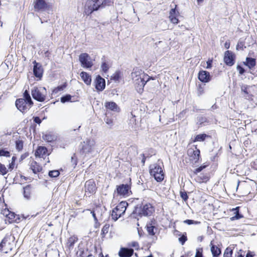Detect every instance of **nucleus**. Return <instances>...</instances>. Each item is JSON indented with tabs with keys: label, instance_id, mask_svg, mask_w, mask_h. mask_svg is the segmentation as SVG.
<instances>
[{
	"label": "nucleus",
	"instance_id": "f257e3e1",
	"mask_svg": "<svg viewBox=\"0 0 257 257\" xmlns=\"http://www.w3.org/2000/svg\"><path fill=\"white\" fill-rule=\"evenodd\" d=\"M113 0H87L84 6V13L89 16L93 12L111 5Z\"/></svg>",
	"mask_w": 257,
	"mask_h": 257
},
{
	"label": "nucleus",
	"instance_id": "f03ea898",
	"mask_svg": "<svg viewBox=\"0 0 257 257\" xmlns=\"http://www.w3.org/2000/svg\"><path fill=\"white\" fill-rule=\"evenodd\" d=\"M155 212V207L150 203H142L139 207L136 206L132 213L131 217L134 218H138L139 216H150Z\"/></svg>",
	"mask_w": 257,
	"mask_h": 257
},
{
	"label": "nucleus",
	"instance_id": "7ed1b4c3",
	"mask_svg": "<svg viewBox=\"0 0 257 257\" xmlns=\"http://www.w3.org/2000/svg\"><path fill=\"white\" fill-rule=\"evenodd\" d=\"M150 173L158 182L162 181L164 179L163 169L159 164H154L150 166Z\"/></svg>",
	"mask_w": 257,
	"mask_h": 257
},
{
	"label": "nucleus",
	"instance_id": "20e7f679",
	"mask_svg": "<svg viewBox=\"0 0 257 257\" xmlns=\"http://www.w3.org/2000/svg\"><path fill=\"white\" fill-rule=\"evenodd\" d=\"M95 144V141L91 139H87L81 143L79 145L80 154L85 156L86 154L92 153L94 151Z\"/></svg>",
	"mask_w": 257,
	"mask_h": 257
},
{
	"label": "nucleus",
	"instance_id": "39448f33",
	"mask_svg": "<svg viewBox=\"0 0 257 257\" xmlns=\"http://www.w3.org/2000/svg\"><path fill=\"white\" fill-rule=\"evenodd\" d=\"M33 98L39 102H44L47 96V90L44 87H34L31 90Z\"/></svg>",
	"mask_w": 257,
	"mask_h": 257
},
{
	"label": "nucleus",
	"instance_id": "423d86ee",
	"mask_svg": "<svg viewBox=\"0 0 257 257\" xmlns=\"http://www.w3.org/2000/svg\"><path fill=\"white\" fill-rule=\"evenodd\" d=\"M16 106L17 108L22 112H27L33 106V102L27 101L23 99H17L16 101Z\"/></svg>",
	"mask_w": 257,
	"mask_h": 257
},
{
	"label": "nucleus",
	"instance_id": "0eeeda50",
	"mask_svg": "<svg viewBox=\"0 0 257 257\" xmlns=\"http://www.w3.org/2000/svg\"><path fill=\"white\" fill-rule=\"evenodd\" d=\"M79 60L83 67L89 68L93 66L91 59L87 53H81L79 56Z\"/></svg>",
	"mask_w": 257,
	"mask_h": 257
},
{
	"label": "nucleus",
	"instance_id": "6e6552de",
	"mask_svg": "<svg viewBox=\"0 0 257 257\" xmlns=\"http://www.w3.org/2000/svg\"><path fill=\"white\" fill-rule=\"evenodd\" d=\"M130 184H120L116 186V192L119 195L128 196L132 194Z\"/></svg>",
	"mask_w": 257,
	"mask_h": 257
},
{
	"label": "nucleus",
	"instance_id": "1a4fd4ad",
	"mask_svg": "<svg viewBox=\"0 0 257 257\" xmlns=\"http://www.w3.org/2000/svg\"><path fill=\"white\" fill-rule=\"evenodd\" d=\"M235 55L230 51L227 50L224 53L223 58L224 62L229 66H231L234 64Z\"/></svg>",
	"mask_w": 257,
	"mask_h": 257
},
{
	"label": "nucleus",
	"instance_id": "9d476101",
	"mask_svg": "<svg viewBox=\"0 0 257 257\" xmlns=\"http://www.w3.org/2000/svg\"><path fill=\"white\" fill-rule=\"evenodd\" d=\"M136 77H138L136 80V88L139 92H142L143 90L144 87L146 85L147 81L149 80L151 78H148L147 80H145V78L142 77L141 76L136 75Z\"/></svg>",
	"mask_w": 257,
	"mask_h": 257
},
{
	"label": "nucleus",
	"instance_id": "9b49d317",
	"mask_svg": "<svg viewBox=\"0 0 257 257\" xmlns=\"http://www.w3.org/2000/svg\"><path fill=\"white\" fill-rule=\"evenodd\" d=\"M84 187L85 192L88 195L95 193L97 189L94 181L91 179L85 182Z\"/></svg>",
	"mask_w": 257,
	"mask_h": 257
},
{
	"label": "nucleus",
	"instance_id": "f8f14e48",
	"mask_svg": "<svg viewBox=\"0 0 257 257\" xmlns=\"http://www.w3.org/2000/svg\"><path fill=\"white\" fill-rule=\"evenodd\" d=\"M34 3V8L36 12H43L48 8V5L45 0H36Z\"/></svg>",
	"mask_w": 257,
	"mask_h": 257
},
{
	"label": "nucleus",
	"instance_id": "ddd939ff",
	"mask_svg": "<svg viewBox=\"0 0 257 257\" xmlns=\"http://www.w3.org/2000/svg\"><path fill=\"white\" fill-rule=\"evenodd\" d=\"M33 73L34 76L40 80L43 76V69L42 65L37 62L36 61H33Z\"/></svg>",
	"mask_w": 257,
	"mask_h": 257
},
{
	"label": "nucleus",
	"instance_id": "4468645a",
	"mask_svg": "<svg viewBox=\"0 0 257 257\" xmlns=\"http://www.w3.org/2000/svg\"><path fill=\"white\" fill-rule=\"evenodd\" d=\"M95 87L97 91H101L105 87V80L99 75H98L94 81Z\"/></svg>",
	"mask_w": 257,
	"mask_h": 257
},
{
	"label": "nucleus",
	"instance_id": "2eb2a0df",
	"mask_svg": "<svg viewBox=\"0 0 257 257\" xmlns=\"http://www.w3.org/2000/svg\"><path fill=\"white\" fill-rule=\"evenodd\" d=\"M199 80L203 83H207L209 82L211 79V76L210 73L207 71L201 70L198 73Z\"/></svg>",
	"mask_w": 257,
	"mask_h": 257
},
{
	"label": "nucleus",
	"instance_id": "dca6fc26",
	"mask_svg": "<svg viewBox=\"0 0 257 257\" xmlns=\"http://www.w3.org/2000/svg\"><path fill=\"white\" fill-rule=\"evenodd\" d=\"M196 150H194L192 149H190L188 151V154L190 156L193 160L194 161L195 163L197 162L200 158V150L197 149V147H195Z\"/></svg>",
	"mask_w": 257,
	"mask_h": 257
},
{
	"label": "nucleus",
	"instance_id": "f3484780",
	"mask_svg": "<svg viewBox=\"0 0 257 257\" xmlns=\"http://www.w3.org/2000/svg\"><path fill=\"white\" fill-rule=\"evenodd\" d=\"M128 206V203L126 201L120 202L114 209L118 212L119 215H122L126 210V207Z\"/></svg>",
	"mask_w": 257,
	"mask_h": 257
},
{
	"label": "nucleus",
	"instance_id": "a211bd4d",
	"mask_svg": "<svg viewBox=\"0 0 257 257\" xmlns=\"http://www.w3.org/2000/svg\"><path fill=\"white\" fill-rule=\"evenodd\" d=\"M134 253V249L131 248L121 247L118 252L120 257H130Z\"/></svg>",
	"mask_w": 257,
	"mask_h": 257
},
{
	"label": "nucleus",
	"instance_id": "6ab92c4d",
	"mask_svg": "<svg viewBox=\"0 0 257 257\" xmlns=\"http://www.w3.org/2000/svg\"><path fill=\"white\" fill-rule=\"evenodd\" d=\"M104 105L106 109L114 112H118L120 110L119 107L113 101L106 102Z\"/></svg>",
	"mask_w": 257,
	"mask_h": 257
},
{
	"label": "nucleus",
	"instance_id": "aec40b11",
	"mask_svg": "<svg viewBox=\"0 0 257 257\" xmlns=\"http://www.w3.org/2000/svg\"><path fill=\"white\" fill-rule=\"evenodd\" d=\"M212 242L213 241H211L210 245L213 257H218L221 253V249L218 247L217 245L213 244Z\"/></svg>",
	"mask_w": 257,
	"mask_h": 257
},
{
	"label": "nucleus",
	"instance_id": "412c9836",
	"mask_svg": "<svg viewBox=\"0 0 257 257\" xmlns=\"http://www.w3.org/2000/svg\"><path fill=\"white\" fill-rule=\"evenodd\" d=\"M243 64L247 66L249 69H251L256 65V59L251 57H246Z\"/></svg>",
	"mask_w": 257,
	"mask_h": 257
},
{
	"label": "nucleus",
	"instance_id": "4be33fe9",
	"mask_svg": "<svg viewBox=\"0 0 257 257\" xmlns=\"http://www.w3.org/2000/svg\"><path fill=\"white\" fill-rule=\"evenodd\" d=\"M84 82L87 85H89L91 82V76L87 73L82 71L80 74Z\"/></svg>",
	"mask_w": 257,
	"mask_h": 257
},
{
	"label": "nucleus",
	"instance_id": "5701e85b",
	"mask_svg": "<svg viewBox=\"0 0 257 257\" xmlns=\"http://www.w3.org/2000/svg\"><path fill=\"white\" fill-rule=\"evenodd\" d=\"M47 152V149L45 147H39L35 152L36 157H41L46 155Z\"/></svg>",
	"mask_w": 257,
	"mask_h": 257
},
{
	"label": "nucleus",
	"instance_id": "b1692460",
	"mask_svg": "<svg viewBox=\"0 0 257 257\" xmlns=\"http://www.w3.org/2000/svg\"><path fill=\"white\" fill-rule=\"evenodd\" d=\"M24 192L23 195L25 198L29 200L31 198L32 189L31 185H27L23 188Z\"/></svg>",
	"mask_w": 257,
	"mask_h": 257
},
{
	"label": "nucleus",
	"instance_id": "393cba45",
	"mask_svg": "<svg viewBox=\"0 0 257 257\" xmlns=\"http://www.w3.org/2000/svg\"><path fill=\"white\" fill-rule=\"evenodd\" d=\"M42 138L45 141L48 143H52L55 141L57 139L55 135L50 133L43 135Z\"/></svg>",
	"mask_w": 257,
	"mask_h": 257
},
{
	"label": "nucleus",
	"instance_id": "a878e982",
	"mask_svg": "<svg viewBox=\"0 0 257 257\" xmlns=\"http://www.w3.org/2000/svg\"><path fill=\"white\" fill-rule=\"evenodd\" d=\"M31 169L35 174L40 172L42 169V167L36 161L32 163Z\"/></svg>",
	"mask_w": 257,
	"mask_h": 257
},
{
	"label": "nucleus",
	"instance_id": "bb28decb",
	"mask_svg": "<svg viewBox=\"0 0 257 257\" xmlns=\"http://www.w3.org/2000/svg\"><path fill=\"white\" fill-rule=\"evenodd\" d=\"M77 240V237L75 236H73L69 238L67 242V245L69 249L73 248L74 244Z\"/></svg>",
	"mask_w": 257,
	"mask_h": 257
},
{
	"label": "nucleus",
	"instance_id": "cd10ccee",
	"mask_svg": "<svg viewBox=\"0 0 257 257\" xmlns=\"http://www.w3.org/2000/svg\"><path fill=\"white\" fill-rule=\"evenodd\" d=\"M209 136L205 134H202L197 135L194 140H193V142H203L207 138H208Z\"/></svg>",
	"mask_w": 257,
	"mask_h": 257
},
{
	"label": "nucleus",
	"instance_id": "c85d7f7f",
	"mask_svg": "<svg viewBox=\"0 0 257 257\" xmlns=\"http://www.w3.org/2000/svg\"><path fill=\"white\" fill-rule=\"evenodd\" d=\"M152 221L147 223L146 225L147 230L149 235H154L155 234V232L154 231V229H156L155 226L152 225Z\"/></svg>",
	"mask_w": 257,
	"mask_h": 257
},
{
	"label": "nucleus",
	"instance_id": "c756f323",
	"mask_svg": "<svg viewBox=\"0 0 257 257\" xmlns=\"http://www.w3.org/2000/svg\"><path fill=\"white\" fill-rule=\"evenodd\" d=\"M101 60H102V64L101 65V68L103 72H104V73H106L108 71L109 68L108 66V64L106 62V61L105 60L104 56H103Z\"/></svg>",
	"mask_w": 257,
	"mask_h": 257
},
{
	"label": "nucleus",
	"instance_id": "7c9ffc66",
	"mask_svg": "<svg viewBox=\"0 0 257 257\" xmlns=\"http://www.w3.org/2000/svg\"><path fill=\"white\" fill-rule=\"evenodd\" d=\"M239 207H236V208L232 209V211H234L235 216L231 218L232 220L234 219H239L243 217V216L239 213Z\"/></svg>",
	"mask_w": 257,
	"mask_h": 257
},
{
	"label": "nucleus",
	"instance_id": "2f4dec72",
	"mask_svg": "<svg viewBox=\"0 0 257 257\" xmlns=\"http://www.w3.org/2000/svg\"><path fill=\"white\" fill-rule=\"evenodd\" d=\"M66 83H65L62 85L57 86L53 90L52 94H57L58 92L62 91L65 88H66Z\"/></svg>",
	"mask_w": 257,
	"mask_h": 257
},
{
	"label": "nucleus",
	"instance_id": "473e14b6",
	"mask_svg": "<svg viewBox=\"0 0 257 257\" xmlns=\"http://www.w3.org/2000/svg\"><path fill=\"white\" fill-rule=\"evenodd\" d=\"M23 99H25V100H26L27 101H29L30 102V103L31 102H33L32 99H31V96L30 95V93H29V92L28 90H26L24 93H23Z\"/></svg>",
	"mask_w": 257,
	"mask_h": 257
},
{
	"label": "nucleus",
	"instance_id": "72a5a7b5",
	"mask_svg": "<svg viewBox=\"0 0 257 257\" xmlns=\"http://www.w3.org/2000/svg\"><path fill=\"white\" fill-rule=\"evenodd\" d=\"M72 96L70 94H66L61 97V102L62 103H65L66 102L71 101Z\"/></svg>",
	"mask_w": 257,
	"mask_h": 257
},
{
	"label": "nucleus",
	"instance_id": "f704fd0d",
	"mask_svg": "<svg viewBox=\"0 0 257 257\" xmlns=\"http://www.w3.org/2000/svg\"><path fill=\"white\" fill-rule=\"evenodd\" d=\"M16 217H17V215L14 212L10 211L8 217L9 222L11 223L16 221L17 220L16 218Z\"/></svg>",
	"mask_w": 257,
	"mask_h": 257
},
{
	"label": "nucleus",
	"instance_id": "c9c22d12",
	"mask_svg": "<svg viewBox=\"0 0 257 257\" xmlns=\"http://www.w3.org/2000/svg\"><path fill=\"white\" fill-rule=\"evenodd\" d=\"M111 215L112 219L114 221H116L119 217H121V216L119 215L118 212L115 210L114 209L112 210Z\"/></svg>",
	"mask_w": 257,
	"mask_h": 257
},
{
	"label": "nucleus",
	"instance_id": "e433bc0d",
	"mask_svg": "<svg viewBox=\"0 0 257 257\" xmlns=\"http://www.w3.org/2000/svg\"><path fill=\"white\" fill-rule=\"evenodd\" d=\"M8 170L6 168V166L0 163V174L5 175L8 173Z\"/></svg>",
	"mask_w": 257,
	"mask_h": 257
},
{
	"label": "nucleus",
	"instance_id": "4c0bfd02",
	"mask_svg": "<svg viewBox=\"0 0 257 257\" xmlns=\"http://www.w3.org/2000/svg\"><path fill=\"white\" fill-rule=\"evenodd\" d=\"M16 148L18 151H21L23 148V142L22 140L17 141L16 142Z\"/></svg>",
	"mask_w": 257,
	"mask_h": 257
},
{
	"label": "nucleus",
	"instance_id": "58836bf2",
	"mask_svg": "<svg viewBox=\"0 0 257 257\" xmlns=\"http://www.w3.org/2000/svg\"><path fill=\"white\" fill-rule=\"evenodd\" d=\"M0 156L9 157H10V152L3 149H0Z\"/></svg>",
	"mask_w": 257,
	"mask_h": 257
},
{
	"label": "nucleus",
	"instance_id": "ea45409f",
	"mask_svg": "<svg viewBox=\"0 0 257 257\" xmlns=\"http://www.w3.org/2000/svg\"><path fill=\"white\" fill-rule=\"evenodd\" d=\"M60 174L58 170H52L49 172V176L51 177H57Z\"/></svg>",
	"mask_w": 257,
	"mask_h": 257
},
{
	"label": "nucleus",
	"instance_id": "a19ab883",
	"mask_svg": "<svg viewBox=\"0 0 257 257\" xmlns=\"http://www.w3.org/2000/svg\"><path fill=\"white\" fill-rule=\"evenodd\" d=\"M187 240V238L186 233L182 234L181 236L179 238V241H180L182 245H183Z\"/></svg>",
	"mask_w": 257,
	"mask_h": 257
},
{
	"label": "nucleus",
	"instance_id": "79ce46f5",
	"mask_svg": "<svg viewBox=\"0 0 257 257\" xmlns=\"http://www.w3.org/2000/svg\"><path fill=\"white\" fill-rule=\"evenodd\" d=\"M8 241V238L6 237H5L2 239L1 242L0 243V251H3V248L6 245Z\"/></svg>",
	"mask_w": 257,
	"mask_h": 257
},
{
	"label": "nucleus",
	"instance_id": "37998d69",
	"mask_svg": "<svg viewBox=\"0 0 257 257\" xmlns=\"http://www.w3.org/2000/svg\"><path fill=\"white\" fill-rule=\"evenodd\" d=\"M71 162L72 164V166L73 167H75L76 166L77 163V158H76L75 154H74L73 155V156L71 157Z\"/></svg>",
	"mask_w": 257,
	"mask_h": 257
},
{
	"label": "nucleus",
	"instance_id": "c03bdc74",
	"mask_svg": "<svg viewBox=\"0 0 257 257\" xmlns=\"http://www.w3.org/2000/svg\"><path fill=\"white\" fill-rule=\"evenodd\" d=\"M248 86L247 85H242L241 87V91L244 92L245 95H244V96L246 98L247 97V95L248 94Z\"/></svg>",
	"mask_w": 257,
	"mask_h": 257
},
{
	"label": "nucleus",
	"instance_id": "a18cd8bd",
	"mask_svg": "<svg viewBox=\"0 0 257 257\" xmlns=\"http://www.w3.org/2000/svg\"><path fill=\"white\" fill-rule=\"evenodd\" d=\"M104 120L106 123L109 125L110 126H112L113 125V120L112 119L109 118V117L106 116L104 118Z\"/></svg>",
	"mask_w": 257,
	"mask_h": 257
},
{
	"label": "nucleus",
	"instance_id": "49530a36",
	"mask_svg": "<svg viewBox=\"0 0 257 257\" xmlns=\"http://www.w3.org/2000/svg\"><path fill=\"white\" fill-rule=\"evenodd\" d=\"M203 249L202 248H199L196 249V252L195 257H203Z\"/></svg>",
	"mask_w": 257,
	"mask_h": 257
},
{
	"label": "nucleus",
	"instance_id": "de8ad7c7",
	"mask_svg": "<svg viewBox=\"0 0 257 257\" xmlns=\"http://www.w3.org/2000/svg\"><path fill=\"white\" fill-rule=\"evenodd\" d=\"M206 165H202V166H200L199 167L195 169L193 171L194 174H197L198 173L200 172L204 169H205L206 168Z\"/></svg>",
	"mask_w": 257,
	"mask_h": 257
},
{
	"label": "nucleus",
	"instance_id": "09e8293b",
	"mask_svg": "<svg viewBox=\"0 0 257 257\" xmlns=\"http://www.w3.org/2000/svg\"><path fill=\"white\" fill-rule=\"evenodd\" d=\"M180 196L182 198V199L184 201H186L188 199V196L186 192L181 191Z\"/></svg>",
	"mask_w": 257,
	"mask_h": 257
},
{
	"label": "nucleus",
	"instance_id": "8fccbe9b",
	"mask_svg": "<svg viewBox=\"0 0 257 257\" xmlns=\"http://www.w3.org/2000/svg\"><path fill=\"white\" fill-rule=\"evenodd\" d=\"M109 227V224H105L102 228L101 230L102 233L105 234L107 233L108 231V229Z\"/></svg>",
	"mask_w": 257,
	"mask_h": 257
},
{
	"label": "nucleus",
	"instance_id": "3c124183",
	"mask_svg": "<svg viewBox=\"0 0 257 257\" xmlns=\"http://www.w3.org/2000/svg\"><path fill=\"white\" fill-rule=\"evenodd\" d=\"M244 43L243 42H239L236 47L237 50H243V47L244 46Z\"/></svg>",
	"mask_w": 257,
	"mask_h": 257
},
{
	"label": "nucleus",
	"instance_id": "603ef678",
	"mask_svg": "<svg viewBox=\"0 0 257 257\" xmlns=\"http://www.w3.org/2000/svg\"><path fill=\"white\" fill-rule=\"evenodd\" d=\"M184 223H185L188 225H191V224H197L199 222H198L197 221H194L193 220L186 219L184 221Z\"/></svg>",
	"mask_w": 257,
	"mask_h": 257
},
{
	"label": "nucleus",
	"instance_id": "864d4df0",
	"mask_svg": "<svg viewBox=\"0 0 257 257\" xmlns=\"http://www.w3.org/2000/svg\"><path fill=\"white\" fill-rule=\"evenodd\" d=\"M236 69L237 71H238L239 73L241 75L243 74L245 72L244 69L239 65L237 66Z\"/></svg>",
	"mask_w": 257,
	"mask_h": 257
},
{
	"label": "nucleus",
	"instance_id": "5fc2aeb1",
	"mask_svg": "<svg viewBox=\"0 0 257 257\" xmlns=\"http://www.w3.org/2000/svg\"><path fill=\"white\" fill-rule=\"evenodd\" d=\"M171 22L173 24H177L178 23V19L176 18V16L173 17H169Z\"/></svg>",
	"mask_w": 257,
	"mask_h": 257
},
{
	"label": "nucleus",
	"instance_id": "6e6d98bb",
	"mask_svg": "<svg viewBox=\"0 0 257 257\" xmlns=\"http://www.w3.org/2000/svg\"><path fill=\"white\" fill-rule=\"evenodd\" d=\"M33 120H34V121L35 123H38L39 124H40L41 123V122H42L41 119L38 116H34V117H33Z\"/></svg>",
	"mask_w": 257,
	"mask_h": 257
},
{
	"label": "nucleus",
	"instance_id": "4d7b16f0",
	"mask_svg": "<svg viewBox=\"0 0 257 257\" xmlns=\"http://www.w3.org/2000/svg\"><path fill=\"white\" fill-rule=\"evenodd\" d=\"M10 212V211L9 209H5V210L2 211V213L4 216H5L7 218H8Z\"/></svg>",
	"mask_w": 257,
	"mask_h": 257
},
{
	"label": "nucleus",
	"instance_id": "13d9d810",
	"mask_svg": "<svg viewBox=\"0 0 257 257\" xmlns=\"http://www.w3.org/2000/svg\"><path fill=\"white\" fill-rule=\"evenodd\" d=\"M176 16V11L175 9H172L170 12V16L173 17Z\"/></svg>",
	"mask_w": 257,
	"mask_h": 257
},
{
	"label": "nucleus",
	"instance_id": "bf43d9fd",
	"mask_svg": "<svg viewBox=\"0 0 257 257\" xmlns=\"http://www.w3.org/2000/svg\"><path fill=\"white\" fill-rule=\"evenodd\" d=\"M112 77L113 80H118L119 78V74L118 73H115Z\"/></svg>",
	"mask_w": 257,
	"mask_h": 257
},
{
	"label": "nucleus",
	"instance_id": "052dcab7",
	"mask_svg": "<svg viewBox=\"0 0 257 257\" xmlns=\"http://www.w3.org/2000/svg\"><path fill=\"white\" fill-rule=\"evenodd\" d=\"M197 180L199 182H201L202 181L203 182V181H206L207 180V177H203V178H202L201 177H198Z\"/></svg>",
	"mask_w": 257,
	"mask_h": 257
},
{
	"label": "nucleus",
	"instance_id": "680f3d73",
	"mask_svg": "<svg viewBox=\"0 0 257 257\" xmlns=\"http://www.w3.org/2000/svg\"><path fill=\"white\" fill-rule=\"evenodd\" d=\"M131 246L138 248L139 247V243L136 241L133 242L131 243Z\"/></svg>",
	"mask_w": 257,
	"mask_h": 257
},
{
	"label": "nucleus",
	"instance_id": "e2e57ef3",
	"mask_svg": "<svg viewBox=\"0 0 257 257\" xmlns=\"http://www.w3.org/2000/svg\"><path fill=\"white\" fill-rule=\"evenodd\" d=\"M224 47L226 49H228L230 47V41L227 40L225 42L224 44Z\"/></svg>",
	"mask_w": 257,
	"mask_h": 257
},
{
	"label": "nucleus",
	"instance_id": "0e129e2a",
	"mask_svg": "<svg viewBox=\"0 0 257 257\" xmlns=\"http://www.w3.org/2000/svg\"><path fill=\"white\" fill-rule=\"evenodd\" d=\"M91 213L92 214V216H93V217L95 222H97V217L96 216V214H95V212L94 211H92L91 212Z\"/></svg>",
	"mask_w": 257,
	"mask_h": 257
},
{
	"label": "nucleus",
	"instance_id": "69168bd1",
	"mask_svg": "<svg viewBox=\"0 0 257 257\" xmlns=\"http://www.w3.org/2000/svg\"><path fill=\"white\" fill-rule=\"evenodd\" d=\"M224 252H227L228 253H232V250L229 247H227L225 249Z\"/></svg>",
	"mask_w": 257,
	"mask_h": 257
},
{
	"label": "nucleus",
	"instance_id": "338daca9",
	"mask_svg": "<svg viewBox=\"0 0 257 257\" xmlns=\"http://www.w3.org/2000/svg\"><path fill=\"white\" fill-rule=\"evenodd\" d=\"M212 62V60H210V61L208 60L207 62V68L209 69L211 67Z\"/></svg>",
	"mask_w": 257,
	"mask_h": 257
},
{
	"label": "nucleus",
	"instance_id": "774afa93",
	"mask_svg": "<svg viewBox=\"0 0 257 257\" xmlns=\"http://www.w3.org/2000/svg\"><path fill=\"white\" fill-rule=\"evenodd\" d=\"M232 254V253H231L224 252L223 257H231Z\"/></svg>",
	"mask_w": 257,
	"mask_h": 257
}]
</instances>
